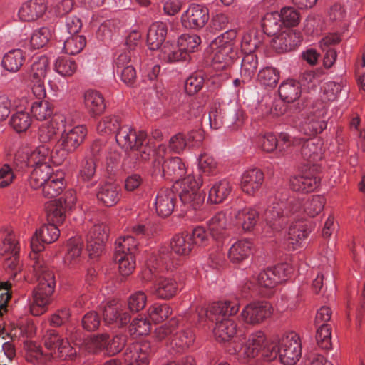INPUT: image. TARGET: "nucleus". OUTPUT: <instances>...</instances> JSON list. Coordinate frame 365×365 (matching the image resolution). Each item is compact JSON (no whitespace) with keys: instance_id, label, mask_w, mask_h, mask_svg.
I'll list each match as a JSON object with an SVG mask.
<instances>
[{"instance_id":"5701e85b","label":"nucleus","mask_w":365,"mask_h":365,"mask_svg":"<svg viewBox=\"0 0 365 365\" xmlns=\"http://www.w3.org/2000/svg\"><path fill=\"white\" fill-rule=\"evenodd\" d=\"M46 9L45 0H29L21 6L18 15L23 21H33L41 17Z\"/></svg>"},{"instance_id":"a18cd8bd","label":"nucleus","mask_w":365,"mask_h":365,"mask_svg":"<svg viewBox=\"0 0 365 365\" xmlns=\"http://www.w3.org/2000/svg\"><path fill=\"white\" fill-rule=\"evenodd\" d=\"M195 336L190 329L176 333L172 337L170 345L177 352H181L192 344Z\"/></svg>"},{"instance_id":"0eeeda50","label":"nucleus","mask_w":365,"mask_h":365,"mask_svg":"<svg viewBox=\"0 0 365 365\" xmlns=\"http://www.w3.org/2000/svg\"><path fill=\"white\" fill-rule=\"evenodd\" d=\"M87 129L83 125L65 128L54 146L53 156L57 164H61L69 153L74 152L84 141Z\"/></svg>"},{"instance_id":"052dcab7","label":"nucleus","mask_w":365,"mask_h":365,"mask_svg":"<svg viewBox=\"0 0 365 365\" xmlns=\"http://www.w3.org/2000/svg\"><path fill=\"white\" fill-rule=\"evenodd\" d=\"M178 327V320L172 318L167 323L157 327L154 331V338L158 341H161L168 337H173L174 332Z\"/></svg>"},{"instance_id":"412c9836","label":"nucleus","mask_w":365,"mask_h":365,"mask_svg":"<svg viewBox=\"0 0 365 365\" xmlns=\"http://www.w3.org/2000/svg\"><path fill=\"white\" fill-rule=\"evenodd\" d=\"M264 180V175L260 169H247L240 176V186L243 192L254 196L261 189Z\"/></svg>"},{"instance_id":"473e14b6","label":"nucleus","mask_w":365,"mask_h":365,"mask_svg":"<svg viewBox=\"0 0 365 365\" xmlns=\"http://www.w3.org/2000/svg\"><path fill=\"white\" fill-rule=\"evenodd\" d=\"M252 250V242L247 239H241L232 245L228 257L232 262L238 263L246 259L250 255Z\"/></svg>"},{"instance_id":"680f3d73","label":"nucleus","mask_w":365,"mask_h":365,"mask_svg":"<svg viewBox=\"0 0 365 365\" xmlns=\"http://www.w3.org/2000/svg\"><path fill=\"white\" fill-rule=\"evenodd\" d=\"M198 166L200 170L208 175H214L218 172V162L209 154H202L198 158Z\"/></svg>"},{"instance_id":"f03ea898","label":"nucleus","mask_w":365,"mask_h":365,"mask_svg":"<svg viewBox=\"0 0 365 365\" xmlns=\"http://www.w3.org/2000/svg\"><path fill=\"white\" fill-rule=\"evenodd\" d=\"M325 205V199L321 195H314L303 204L301 200L290 198L286 202H277L265 212V220L273 229L279 230L287 222V219L299 217L305 212L309 217H314L320 213Z\"/></svg>"},{"instance_id":"a878e982","label":"nucleus","mask_w":365,"mask_h":365,"mask_svg":"<svg viewBox=\"0 0 365 365\" xmlns=\"http://www.w3.org/2000/svg\"><path fill=\"white\" fill-rule=\"evenodd\" d=\"M83 103L88 112L93 116L100 115L106 110L104 97L96 90L90 89L85 91Z\"/></svg>"},{"instance_id":"6e6552de","label":"nucleus","mask_w":365,"mask_h":365,"mask_svg":"<svg viewBox=\"0 0 365 365\" xmlns=\"http://www.w3.org/2000/svg\"><path fill=\"white\" fill-rule=\"evenodd\" d=\"M302 354L301 343L295 334L283 336L278 344L272 346V350L267 351L265 356L268 361L279 356L280 361L285 365H294L299 361Z\"/></svg>"},{"instance_id":"f257e3e1","label":"nucleus","mask_w":365,"mask_h":365,"mask_svg":"<svg viewBox=\"0 0 365 365\" xmlns=\"http://www.w3.org/2000/svg\"><path fill=\"white\" fill-rule=\"evenodd\" d=\"M240 305L237 301H223L213 302L208 309L202 307H197L190 316V322H200L206 319L215 322L213 334L217 341H229L237 333V324L229 317L235 315L239 311Z\"/></svg>"},{"instance_id":"c756f323","label":"nucleus","mask_w":365,"mask_h":365,"mask_svg":"<svg viewBox=\"0 0 365 365\" xmlns=\"http://www.w3.org/2000/svg\"><path fill=\"white\" fill-rule=\"evenodd\" d=\"M232 215L246 232L253 230L259 217V212L252 207L233 210Z\"/></svg>"},{"instance_id":"7ed1b4c3","label":"nucleus","mask_w":365,"mask_h":365,"mask_svg":"<svg viewBox=\"0 0 365 365\" xmlns=\"http://www.w3.org/2000/svg\"><path fill=\"white\" fill-rule=\"evenodd\" d=\"M44 346L48 353H43L41 348L35 343L27 346L26 359L34 365H46L51 358L72 359L76 354V349L71 346L67 339L51 329L43 336Z\"/></svg>"},{"instance_id":"c9c22d12","label":"nucleus","mask_w":365,"mask_h":365,"mask_svg":"<svg viewBox=\"0 0 365 365\" xmlns=\"http://www.w3.org/2000/svg\"><path fill=\"white\" fill-rule=\"evenodd\" d=\"M232 190V185L229 181L222 180L215 182L210 189L208 201L213 204L221 203L228 197Z\"/></svg>"},{"instance_id":"37998d69","label":"nucleus","mask_w":365,"mask_h":365,"mask_svg":"<svg viewBox=\"0 0 365 365\" xmlns=\"http://www.w3.org/2000/svg\"><path fill=\"white\" fill-rule=\"evenodd\" d=\"M207 226L213 237L219 238L223 236L228 227L226 213L224 212L216 213L207 222Z\"/></svg>"},{"instance_id":"13d9d810","label":"nucleus","mask_w":365,"mask_h":365,"mask_svg":"<svg viewBox=\"0 0 365 365\" xmlns=\"http://www.w3.org/2000/svg\"><path fill=\"white\" fill-rule=\"evenodd\" d=\"M66 211L61 202L54 200L48 207L47 217L49 222L56 226L62 224L66 220Z\"/></svg>"},{"instance_id":"a19ab883","label":"nucleus","mask_w":365,"mask_h":365,"mask_svg":"<svg viewBox=\"0 0 365 365\" xmlns=\"http://www.w3.org/2000/svg\"><path fill=\"white\" fill-rule=\"evenodd\" d=\"M301 155L304 160L312 163L322 158V143L319 140L306 141L301 148Z\"/></svg>"},{"instance_id":"dca6fc26","label":"nucleus","mask_w":365,"mask_h":365,"mask_svg":"<svg viewBox=\"0 0 365 365\" xmlns=\"http://www.w3.org/2000/svg\"><path fill=\"white\" fill-rule=\"evenodd\" d=\"M54 149L53 152L51 148L46 145H41L34 149L30 153H26L21 155L20 153L17 154L15 157L16 162L22 163L25 166H36L42 164H50V159L53 158L54 163L56 158L53 156Z\"/></svg>"},{"instance_id":"2eb2a0df","label":"nucleus","mask_w":365,"mask_h":365,"mask_svg":"<svg viewBox=\"0 0 365 365\" xmlns=\"http://www.w3.org/2000/svg\"><path fill=\"white\" fill-rule=\"evenodd\" d=\"M272 314L271 304L266 302H252L242 309L240 316L244 322L257 324L269 317Z\"/></svg>"},{"instance_id":"20e7f679","label":"nucleus","mask_w":365,"mask_h":365,"mask_svg":"<svg viewBox=\"0 0 365 365\" xmlns=\"http://www.w3.org/2000/svg\"><path fill=\"white\" fill-rule=\"evenodd\" d=\"M33 267L38 284L34 290L29 310L32 315L39 316L47 311L51 295L54 292L56 282L53 272L45 266L42 261H36Z\"/></svg>"},{"instance_id":"a211bd4d","label":"nucleus","mask_w":365,"mask_h":365,"mask_svg":"<svg viewBox=\"0 0 365 365\" xmlns=\"http://www.w3.org/2000/svg\"><path fill=\"white\" fill-rule=\"evenodd\" d=\"M103 319L106 324L123 327L130 320V314L125 306L119 302H110L103 309Z\"/></svg>"},{"instance_id":"1a4fd4ad","label":"nucleus","mask_w":365,"mask_h":365,"mask_svg":"<svg viewBox=\"0 0 365 365\" xmlns=\"http://www.w3.org/2000/svg\"><path fill=\"white\" fill-rule=\"evenodd\" d=\"M271 344L267 339L264 333L262 331H257L250 335L247 342L240 348H234L233 351L230 350V354H237L238 359L245 363L251 359H254L259 354L268 361V357L265 356L267 351L272 350Z\"/></svg>"},{"instance_id":"423d86ee","label":"nucleus","mask_w":365,"mask_h":365,"mask_svg":"<svg viewBox=\"0 0 365 365\" xmlns=\"http://www.w3.org/2000/svg\"><path fill=\"white\" fill-rule=\"evenodd\" d=\"M180 182V198L182 203L187 205L194 210H198L196 219L202 220L207 216V212L201 210L204 205L205 197L200 192V187L202 184V180L199 175H187L181 178Z\"/></svg>"},{"instance_id":"4468645a","label":"nucleus","mask_w":365,"mask_h":365,"mask_svg":"<svg viewBox=\"0 0 365 365\" xmlns=\"http://www.w3.org/2000/svg\"><path fill=\"white\" fill-rule=\"evenodd\" d=\"M108 228L104 223L94 225L87 235V251L90 257H97L103 251L104 244L108 239Z\"/></svg>"},{"instance_id":"ea45409f","label":"nucleus","mask_w":365,"mask_h":365,"mask_svg":"<svg viewBox=\"0 0 365 365\" xmlns=\"http://www.w3.org/2000/svg\"><path fill=\"white\" fill-rule=\"evenodd\" d=\"M258 68V58L254 53H247L242 60L240 77L243 83H250Z\"/></svg>"},{"instance_id":"5fc2aeb1","label":"nucleus","mask_w":365,"mask_h":365,"mask_svg":"<svg viewBox=\"0 0 365 365\" xmlns=\"http://www.w3.org/2000/svg\"><path fill=\"white\" fill-rule=\"evenodd\" d=\"M148 313L152 322L160 323L171 315L172 310L166 304L155 303L148 308Z\"/></svg>"},{"instance_id":"f8f14e48","label":"nucleus","mask_w":365,"mask_h":365,"mask_svg":"<svg viewBox=\"0 0 365 365\" xmlns=\"http://www.w3.org/2000/svg\"><path fill=\"white\" fill-rule=\"evenodd\" d=\"M146 133L143 130H136L133 127L122 125L115 135L118 144L125 150H138L146 139Z\"/></svg>"},{"instance_id":"58836bf2","label":"nucleus","mask_w":365,"mask_h":365,"mask_svg":"<svg viewBox=\"0 0 365 365\" xmlns=\"http://www.w3.org/2000/svg\"><path fill=\"white\" fill-rule=\"evenodd\" d=\"M309 230L306 224L302 222L292 223L288 232V240L292 245V248L297 249L307 238Z\"/></svg>"},{"instance_id":"ddd939ff","label":"nucleus","mask_w":365,"mask_h":365,"mask_svg":"<svg viewBox=\"0 0 365 365\" xmlns=\"http://www.w3.org/2000/svg\"><path fill=\"white\" fill-rule=\"evenodd\" d=\"M209 18V10L206 6L192 4L182 14L181 21L186 29H199L205 26Z\"/></svg>"},{"instance_id":"4be33fe9","label":"nucleus","mask_w":365,"mask_h":365,"mask_svg":"<svg viewBox=\"0 0 365 365\" xmlns=\"http://www.w3.org/2000/svg\"><path fill=\"white\" fill-rule=\"evenodd\" d=\"M274 36L272 46L279 53L288 52L294 49L302 41L299 33L287 28Z\"/></svg>"},{"instance_id":"c85d7f7f","label":"nucleus","mask_w":365,"mask_h":365,"mask_svg":"<svg viewBox=\"0 0 365 365\" xmlns=\"http://www.w3.org/2000/svg\"><path fill=\"white\" fill-rule=\"evenodd\" d=\"M120 190L117 184L106 182L99 186L97 197L106 206L111 207L119 202L121 197Z\"/></svg>"},{"instance_id":"6e6d98bb","label":"nucleus","mask_w":365,"mask_h":365,"mask_svg":"<svg viewBox=\"0 0 365 365\" xmlns=\"http://www.w3.org/2000/svg\"><path fill=\"white\" fill-rule=\"evenodd\" d=\"M120 126V118L118 116L110 115L102 118L97 124L96 130L101 135H109L118 132Z\"/></svg>"},{"instance_id":"9b49d317","label":"nucleus","mask_w":365,"mask_h":365,"mask_svg":"<svg viewBox=\"0 0 365 365\" xmlns=\"http://www.w3.org/2000/svg\"><path fill=\"white\" fill-rule=\"evenodd\" d=\"M153 172L155 175L170 178L172 180L178 182L185 175L187 168L182 159L175 157L163 162L160 159L155 160Z\"/></svg>"},{"instance_id":"69168bd1","label":"nucleus","mask_w":365,"mask_h":365,"mask_svg":"<svg viewBox=\"0 0 365 365\" xmlns=\"http://www.w3.org/2000/svg\"><path fill=\"white\" fill-rule=\"evenodd\" d=\"M317 344L323 349L331 348V329L329 324H322L317 330Z\"/></svg>"},{"instance_id":"7c9ffc66","label":"nucleus","mask_w":365,"mask_h":365,"mask_svg":"<svg viewBox=\"0 0 365 365\" xmlns=\"http://www.w3.org/2000/svg\"><path fill=\"white\" fill-rule=\"evenodd\" d=\"M34 169L29 178V183L34 190L41 188L55 173L50 164L33 166Z\"/></svg>"},{"instance_id":"e433bc0d","label":"nucleus","mask_w":365,"mask_h":365,"mask_svg":"<svg viewBox=\"0 0 365 365\" xmlns=\"http://www.w3.org/2000/svg\"><path fill=\"white\" fill-rule=\"evenodd\" d=\"M115 244L114 257L136 256L138 243L133 237L120 236L115 240Z\"/></svg>"},{"instance_id":"774afa93","label":"nucleus","mask_w":365,"mask_h":365,"mask_svg":"<svg viewBox=\"0 0 365 365\" xmlns=\"http://www.w3.org/2000/svg\"><path fill=\"white\" fill-rule=\"evenodd\" d=\"M19 252V247L16 236L9 234L0 243V255H11L16 256Z\"/></svg>"},{"instance_id":"393cba45","label":"nucleus","mask_w":365,"mask_h":365,"mask_svg":"<svg viewBox=\"0 0 365 365\" xmlns=\"http://www.w3.org/2000/svg\"><path fill=\"white\" fill-rule=\"evenodd\" d=\"M319 182V178L309 172L291 178L289 185L292 190L298 192H309L315 190Z\"/></svg>"},{"instance_id":"338daca9","label":"nucleus","mask_w":365,"mask_h":365,"mask_svg":"<svg viewBox=\"0 0 365 365\" xmlns=\"http://www.w3.org/2000/svg\"><path fill=\"white\" fill-rule=\"evenodd\" d=\"M261 44L260 39L257 37V33L254 31L244 34L242 38L241 48L245 53H254L255 51Z\"/></svg>"},{"instance_id":"39448f33","label":"nucleus","mask_w":365,"mask_h":365,"mask_svg":"<svg viewBox=\"0 0 365 365\" xmlns=\"http://www.w3.org/2000/svg\"><path fill=\"white\" fill-rule=\"evenodd\" d=\"M236 36V31L230 30L210 43L207 51L210 54L215 69L224 70L233 64L237 57V51L235 50Z\"/></svg>"},{"instance_id":"0e129e2a","label":"nucleus","mask_w":365,"mask_h":365,"mask_svg":"<svg viewBox=\"0 0 365 365\" xmlns=\"http://www.w3.org/2000/svg\"><path fill=\"white\" fill-rule=\"evenodd\" d=\"M51 36V31L46 27H42L34 31L30 39L31 47L34 49L43 47L48 42Z\"/></svg>"},{"instance_id":"bf43d9fd","label":"nucleus","mask_w":365,"mask_h":365,"mask_svg":"<svg viewBox=\"0 0 365 365\" xmlns=\"http://www.w3.org/2000/svg\"><path fill=\"white\" fill-rule=\"evenodd\" d=\"M279 14L284 24V29L297 26L300 21L299 13L293 7H283Z\"/></svg>"},{"instance_id":"79ce46f5","label":"nucleus","mask_w":365,"mask_h":365,"mask_svg":"<svg viewBox=\"0 0 365 365\" xmlns=\"http://www.w3.org/2000/svg\"><path fill=\"white\" fill-rule=\"evenodd\" d=\"M279 93L284 101L288 103L295 101L301 95L299 83L292 79L284 81L279 88Z\"/></svg>"},{"instance_id":"3c124183","label":"nucleus","mask_w":365,"mask_h":365,"mask_svg":"<svg viewBox=\"0 0 365 365\" xmlns=\"http://www.w3.org/2000/svg\"><path fill=\"white\" fill-rule=\"evenodd\" d=\"M279 80V71L273 67L262 68L257 75L258 82L263 86L274 88Z\"/></svg>"},{"instance_id":"49530a36","label":"nucleus","mask_w":365,"mask_h":365,"mask_svg":"<svg viewBox=\"0 0 365 365\" xmlns=\"http://www.w3.org/2000/svg\"><path fill=\"white\" fill-rule=\"evenodd\" d=\"M262 26L264 32L269 36H275L284 29L279 12L267 13L263 19Z\"/></svg>"},{"instance_id":"09e8293b","label":"nucleus","mask_w":365,"mask_h":365,"mask_svg":"<svg viewBox=\"0 0 365 365\" xmlns=\"http://www.w3.org/2000/svg\"><path fill=\"white\" fill-rule=\"evenodd\" d=\"M54 68L61 76L69 77L76 73L78 65L73 58L67 56H61L56 60Z\"/></svg>"},{"instance_id":"cd10ccee","label":"nucleus","mask_w":365,"mask_h":365,"mask_svg":"<svg viewBox=\"0 0 365 365\" xmlns=\"http://www.w3.org/2000/svg\"><path fill=\"white\" fill-rule=\"evenodd\" d=\"M175 195L169 189L161 190L155 198V210L158 215L168 217L173 212L175 207Z\"/></svg>"},{"instance_id":"9d476101","label":"nucleus","mask_w":365,"mask_h":365,"mask_svg":"<svg viewBox=\"0 0 365 365\" xmlns=\"http://www.w3.org/2000/svg\"><path fill=\"white\" fill-rule=\"evenodd\" d=\"M50 71V62L46 56L36 58L31 66L29 81L33 95L37 99L46 96L45 79Z\"/></svg>"},{"instance_id":"de8ad7c7","label":"nucleus","mask_w":365,"mask_h":365,"mask_svg":"<svg viewBox=\"0 0 365 365\" xmlns=\"http://www.w3.org/2000/svg\"><path fill=\"white\" fill-rule=\"evenodd\" d=\"M160 58L167 63H175L181 61H187L189 55L182 51L180 47L173 44H166L163 46L160 53Z\"/></svg>"},{"instance_id":"864d4df0","label":"nucleus","mask_w":365,"mask_h":365,"mask_svg":"<svg viewBox=\"0 0 365 365\" xmlns=\"http://www.w3.org/2000/svg\"><path fill=\"white\" fill-rule=\"evenodd\" d=\"M86 45V38L83 35H70L64 41L63 50L70 55L79 53Z\"/></svg>"},{"instance_id":"e2e57ef3","label":"nucleus","mask_w":365,"mask_h":365,"mask_svg":"<svg viewBox=\"0 0 365 365\" xmlns=\"http://www.w3.org/2000/svg\"><path fill=\"white\" fill-rule=\"evenodd\" d=\"M118 264V271L122 276L127 277L131 274L135 269V256L114 257Z\"/></svg>"},{"instance_id":"8fccbe9b","label":"nucleus","mask_w":365,"mask_h":365,"mask_svg":"<svg viewBox=\"0 0 365 365\" xmlns=\"http://www.w3.org/2000/svg\"><path fill=\"white\" fill-rule=\"evenodd\" d=\"M177 43L182 51L189 55L198 49L201 38L197 34H184L178 38Z\"/></svg>"},{"instance_id":"c03bdc74","label":"nucleus","mask_w":365,"mask_h":365,"mask_svg":"<svg viewBox=\"0 0 365 365\" xmlns=\"http://www.w3.org/2000/svg\"><path fill=\"white\" fill-rule=\"evenodd\" d=\"M191 241V237L188 235H176L171 240L170 247L172 250L178 255H188L193 248Z\"/></svg>"},{"instance_id":"2f4dec72","label":"nucleus","mask_w":365,"mask_h":365,"mask_svg":"<svg viewBox=\"0 0 365 365\" xmlns=\"http://www.w3.org/2000/svg\"><path fill=\"white\" fill-rule=\"evenodd\" d=\"M168 32V26L163 22H155L149 28L147 34V42L150 50L158 49L165 41Z\"/></svg>"},{"instance_id":"603ef678","label":"nucleus","mask_w":365,"mask_h":365,"mask_svg":"<svg viewBox=\"0 0 365 365\" xmlns=\"http://www.w3.org/2000/svg\"><path fill=\"white\" fill-rule=\"evenodd\" d=\"M31 118L29 112L18 110L12 115L10 125L17 133L26 131L31 125Z\"/></svg>"},{"instance_id":"f3484780","label":"nucleus","mask_w":365,"mask_h":365,"mask_svg":"<svg viewBox=\"0 0 365 365\" xmlns=\"http://www.w3.org/2000/svg\"><path fill=\"white\" fill-rule=\"evenodd\" d=\"M287 264H278L260 272L254 278L259 286L272 288L287 279Z\"/></svg>"},{"instance_id":"b1692460","label":"nucleus","mask_w":365,"mask_h":365,"mask_svg":"<svg viewBox=\"0 0 365 365\" xmlns=\"http://www.w3.org/2000/svg\"><path fill=\"white\" fill-rule=\"evenodd\" d=\"M178 291V286L175 279L168 277L158 278L150 287V292L157 298L169 299Z\"/></svg>"},{"instance_id":"4c0bfd02","label":"nucleus","mask_w":365,"mask_h":365,"mask_svg":"<svg viewBox=\"0 0 365 365\" xmlns=\"http://www.w3.org/2000/svg\"><path fill=\"white\" fill-rule=\"evenodd\" d=\"M25 59V53L22 50L13 49L4 56L1 66L10 73H16L20 70Z\"/></svg>"},{"instance_id":"aec40b11","label":"nucleus","mask_w":365,"mask_h":365,"mask_svg":"<svg viewBox=\"0 0 365 365\" xmlns=\"http://www.w3.org/2000/svg\"><path fill=\"white\" fill-rule=\"evenodd\" d=\"M66 118L63 115H56L51 120L42 123L38 130V139L43 145L54 141L61 128H65Z\"/></svg>"},{"instance_id":"72a5a7b5","label":"nucleus","mask_w":365,"mask_h":365,"mask_svg":"<svg viewBox=\"0 0 365 365\" xmlns=\"http://www.w3.org/2000/svg\"><path fill=\"white\" fill-rule=\"evenodd\" d=\"M82 240L76 236L69 239L68 251L64 257V264L69 268H74L81 262Z\"/></svg>"},{"instance_id":"bb28decb","label":"nucleus","mask_w":365,"mask_h":365,"mask_svg":"<svg viewBox=\"0 0 365 365\" xmlns=\"http://www.w3.org/2000/svg\"><path fill=\"white\" fill-rule=\"evenodd\" d=\"M125 365H148L149 352L147 344H137L127 349L124 356Z\"/></svg>"},{"instance_id":"f704fd0d","label":"nucleus","mask_w":365,"mask_h":365,"mask_svg":"<svg viewBox=\"0 0 365 365\" xmlns=\"http://www.w3.org/2000/svg\"><path fill=\"white\" fill-rule=\"evenodd\" d=\"M64 186V173L57 170L41 187L46 197L53 198L61 192Z\"/></svg>"},{"instance_id":"4d7b16f0","label":"nucleus","mask_w":365,"mask_h":365,"mask_svg":"<svg viewBox=\"0 0 365 365\" xmlns=\"http://www.w3.org/2000/svg\"><path fill=\"white\" fill-rule=\"evenodd\" d=\"M42 99L34 102L31 107V112L34 118L38 120H43L50 117L53 113V109L51 104Z\"/></svg>"},{"instance_id":"6ab92c4d","label":"nucleus","mask_w":365,"mask_h":365,"mask_svg":"<svg viewBox=\"0 0 365 365\" xmlns=\"http://www.w3.org/2000/svg\"><path fill=\"white\" fill-rule=\"evenodd\" d=\"M60 230L56 225L48 223L41 227L31 240V248L34 252H40L44 249V244L55 242L59 237Z\"/></svg>"}]
</instances>
